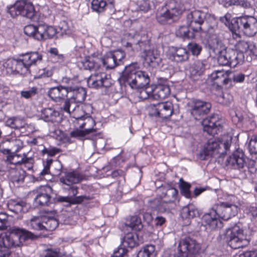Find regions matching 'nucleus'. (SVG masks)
Returning a JSON list of instances; mask_svg holds the SVG:
<instances>
[{
	"label": "nucleus",
	"instance_id": "obj_1",
	"mask_svg": "<svg viewBox=\"0 0 257 257\" xmlns=\"http://www.w3.org/2000/svg\"><path fill=\"white\" fill-rule=\"evenodd\" d=\"M236 199V197L232 195L230 202H223L214 205L209 212L203 216V221L211 229H214L218 226V223H221L219 218L227 220L235 216L239 210L237 206L235 204Z\"/></svg>",
	"mask_w": 257,
	"mask_h": 257
},
{
	"label": "nucleus",
	"instance_id": "obj_2",
	"mask_svg": "<svg viewBox=\"0 0 257 257\" xmlns=\"http://www.w3.org/2000/svg\"><path fill=\"white\" fill-rule=\"evenodd\" d=\"M138 63H132L126 66L118 81L121 87L129 85L132 88H140L148 86L150 81L148 73L138 70Z\"/></svg>",
	"mask_w": 257,
	"mask_h": 257
},
{
	"label": "nucleus",
	"instance_id": "obj_3",
	"mask_svg": "<svg viewBox=\"0 0 257 257\" xmlns=\"http://www.w3.org/2000/svg\"><path fill=\"white\" fill-rule=\"evenodd\" d=\"M36 236L31 232L19 227H14L9 234L0 235V247L10 248L22 246L25 241L34 239Z\"/></svg>",
	"mask_w": 257,
	"mask_h": 257
},
{
	"label": "nucleus",
	"instance_id": "obj_4",
	"mask_svg": "<svg viewBox=\"0 0 257 257\" xmlns=\"http://www.w3.org/2000/svg\"><path fill=\"white\" fill-rule=\"evenodd\" d=\"M231 143V138L221 141L210 139L205 144L203 150L200 153L199 158L202 160H206L207 157L212 156L215 153L219 154L220 157H223L229 150Z\"/></svg>",
	"mask_w": 257,
	"mask_h": 257
},
{
	"label": "nucleus",
	"instance_id": "obj_5",
	"mask_svg": "<svg viewBox=\"0 0 257 257\" xmlns=\"http://www.w3.org/2000/svg\"><path fill=\"white\" fill-rule=\"evenodd\" d=\"M221 44L222 46L217 50L209 47L214 53L219 54L217 59L219 65L235 67L238 64L242 63V54H238L233 49H226L222 41Z\"/></svg>",
	"mask_w": 257,
	"mask_h": 257
},
{
	"label": "nucleus",
	"instance_id": "obj_6",
	"mask_svg": "<svg viewBox=\"0 0 257 257\" xmlns=\"http://www.w3.org/2000/svg\"><path fill=\"white\" fill-rule=\"evenodd\" d=\"M184 6L176 1H170L165 6L159 11L156 14V19L158 23L162 25L170 23L174 18L180 15L184 11Z\"/></svg>",
	"mask_w": 257,
	"mask_h": 257
},
{
	"label": "nucleus",
	"instance_id": "obj_7",
	"mask_svg": "<svg viewBox=\"0 0 257 257\" xmlns=\"http://www.w3.org/2000/svg\"><path fill=\"white\" fill-rule=\"evenodd\" d=\"M231 28L236 32H242L246 36H253L257 33V19L253 17L236 18L233 20Z\"/></svg>",
	"mask_w": 257,
	"mask_h": 257
},
{
	"label": "nucleus",
	"instance_id": "obj_8",
	"mask_svg": "<svg viewBox=\"0 0 257 257\" xmlns=\"http://www.w3.org/2000/svg\"><path fill=\"white\" fill-rule=\"evenodd\" d=\"M205 21L208 24L207 30V44L209 47L217 50L220 48L221 40L218 36L219 29L217 20L213 15L206 13Z\"/></svg>",
	"mask_w": 257,
	"mask_h": 257
},
{
	"label": "nucleus",
	"instance_id": "obj_9",
	"mask_svg": "<svg viewBox=\"0 0 257 257\" xmlns=\"http://www.w3.org/2000/svg\"><path fill=\"white\" fill-rule=\"evenodd\" d=\"M240 223L227 228L224 233V239L228 244L233 249L241 248L245 241L243 230L240 227Z\"/></svg>",
	"mask_w": 257,
	"mask_h": 257
},
{
	"label": "nucleus",
	"instance_id": "obj_10",
	"mask_svg": "<svg viewBox=\"0 0 257 257\" xmlns=\"http://www.w3.org/2000/svg\"><path fill=\"white\" fill-rule=\"evenodd\" d=\"M178 250L179 257H193L201 252V244L194 238L187 236L180 241Z\"/></svg>",
	"mask_w": 257,
	"mask_h": 257
},
{
	"label": "nucleus",
	"instance_id": "obj_11",
	"mask_svg": "<svg viewBox=\"0 0 257 257\" xmlns=\"http://www.w3.org/2000/svg\"><path fill=\"white\" fill-rule=\"evenodd\" d=\"M82 179V176L77 172H67L64 176L60 177L59 182L63 189L68 190L71 195L75 196L78 194V188L74 185L79 183Z\"/></svg>",
	"mask_w": 257,
	"mask_h": 257
},
{
	"label": "nucleus",
	"instance_id": "obj_12",
	"mask_svg": "<svg viewBox=\"0 0 257 257\" xmlns=\"http://www.w3.org/2000/svg\"><path fill=\"white\" fill-rule=\"evenodd\" d=\"M6 163L8 166L12 165L14 167H23L31 170L33 168L34 160L32 157H28L25 153L21 155L14 152L7 156Z\"/></svg>",
	"mask_w": 257,
	"mask_h": 257
},
{
	"label": "nucleus",
	"instance_id": "obj_13",
	"mask_svg": "<svg viewBox=\"0 0 257 257\" xmlns=\"http://www.w3.org/2000/svg\"><path fill=\"white\" fill-rule=\"evenodd\" d=\"M139 245L138 235L136 233L128 232L122 239L121 244L114 250L111 257H125L127 256L126 247L133 248Z\"/></svg>",
	"mask_w": 257,
	"mask_h": 257
},
{
	"label": "nucleus",
	"instance_id": "obj_14",
	"mask_svg": "<svg viewBox=\"0 0 257 257\" xmlns=\"http://www.w3.org/2000/svg\"><path fill=\"white\" fill-rule=\"evenodd\" d=\"M190 113L196 120H200L210 111L211 104L208 102L194 99L189 102Z\"/></svg>",
	"mask_w": 257,
	"mask_h": 257
},
{
	"label": "nucleus",
	"instance_id": "obj_15",
	"mask_svg": "<svg viewBox=\"0 0 257 257\" xmlns=\"http://www.w3.org/2000/svg\"><path fill=\"white\" fill-rule=\"evenodd\" d=\"M173 112L174 106L172 102L166 101L151 105L149 115L167 119L172 115Z\"/></svg>",
	"mask_w": 257,
	"mask_h": 257
},
{
	"label": "nucleus",
	"instance_id": "obj_16",
	"mask_svg": "<svg viewBox=\"0 0 257 257\" xmlns=\"http://www.w3.org/2000/svg\"><path fill=\"white\" fill-rule=\"evenodd\" d=\"M87 84L89 87L95 89L108 88L112 85L110 76L105 72H95L91 74L87 79Z\"/></svg>",
	"mask_w": 257,
	"mask_h": 257
},
{
	"label": "nucleus",
	"instance_id": "obj_17",
	"mask_svg": "<svg viewBox=\"0 0 257 257\" xmlns=\"http://www.w3.org/2000/svg\"><path fill=\"white\" fill-rule=\"evenodd\" d=\"M233 49L238 54H241L242 56V62L244 60V55L249 56L250 61L252 59H257V47L253 42L241 40L237 42L234 46Z\"/></svg>",
	"mask_w": 257,
	"mask_h": 257
},
{
	"label": "nucleus",
	"instance_id": "obj_18",
	"mask_svg": "<svg viewBox=\"0 0 257 257\" xmlns=\"http://www.w3.org/2000/svg\"><path fill=\"white\" fill-rule=\"evenodd\" d=\"M189 56V52L183 47L171 46L167 52L168 59L176 64H183L187 62Z\"/></svg>",
	"mask_w": 257,
	"mask_h": 257
},
{
	"label": "nucleus",
	"instance_id": "obj_19",
	"mask_svg": "<svg viewBox=\"0 0 257 257\" xmlns=\"http://www.w3.org/2000/svg\"><path fill=\"white\" fill-rule=\"evenodd\" d=\"M36 191L37 194L34 198L36 206H49L50 204L52 188L47 185L41 186L37 188Z\"/></svg>",
	"mask_w": 257,
	"mask_h": 257
},
{
	"label": "nucleus",
	"instance_id": "obj_20",
	"mask_svg": "<svg viewBox=\"0 0 257 257\" xmlns=\"http://www.w3.org/2000/svg\"><path fill=\"white\" fill-rule=\"evenodd\" d=\"M73 117L77 120L79 127L83 130L87 136L91 135L92 139H93L94 137L96 136V129L94 128L95 122L91 116H87L85 117L83 115L79 116L77 114H75Z\"/></svg>",
	"mask_w": 257,
	"mask_h": 257
},
{
	"label": "nucleus",
	"instance_id": "obj_21",
	"mask_svg": "<svg viewBox=\"0 0 257 257\" xmlns=\"http://www.w3.org/2000/svg\"><path fill=\"white\" fill-rule=\"evenodd\" d=\"M203 31L201 27H195L187 23V26H181L176 31L177 37L183 39H192L195 37L196 34Z\"/></svg>",
	"mask_w": 257,
	"mask_h": 257
},
{
	"label": "nucleus",
	"instance_id": "obj_22",
	"mask_svg": "<svg viewBox=\"0 0 257 257\" xmlns=\"http://www.w3.org/2000/svg\"><path fill=\"white\" fill-rule=\"evenodd\" d=\"M24 59L23 55L18 59H9L6 63V67L12 73L22 74L29 70L27 66L25 65V62L23 61Z\"/></svg>",
	"mask_w": 257,
	"mask_h": 257
},
{
	"label": "nucleus",
	"instance_id": "obj_23",
	"mask_svg": "<svg viewBox=\"0 0 257 257\" xmlns=\"http://www.w3.org/2000/svg\"><path fill=\"white\" fill-rule=\"evenodd\" d=\"M245 158L243 152L239 149L236 150L226 160V165L234 169H240L245 165Z\"/></svg>",
	"mask_w": 257,
	"mask_h": 257
},
{
	"label": "nucleus",
	"instance_id": "obj_24",
	"mask_svg": "<svg viewBox=\"0 0 257 257\" xmlns=\"http://www.w3.org/2000/svg\"><path fill=\"white\" fill-rule=\"evenodd\" d=\"M69 88L64 87L62 85L50 88L48 91V95L55 102H62L69 95Z\"/></svg>",
	"mask_w": 257,
	"mask_h": 257
},
{
	"label": "nucleus",
	"instance_id": "obj_25",
	"mask_svg": "<svg viewBox=\"0 0 257 257\" xmlns=\"http://www.w3.org/2000/svg\"><path fill=\"white\" fill-rule=\"evenodd\" d=\"M142 56L146 63L153 68L159 66L162 62L160 54L156 49L145 50Z\"/></svg>",
	"mask_w": 257,
	"mask_h": 257
},
{
	"label": "nucleus",
	"instance_id": "obj_26",
	"mask_svg": "<svg viewBox=\"0 0 257 257\" xmlns=\"http://www.w3.org/2000/svg\"><path fill=\"white\" fill-rule=\"evenodd\" d=\"M202 123L204 131L212 136L217 134V131L219 130L218 127L220 126L218 121V116L216 115H213L209 118L203 119Z\"/></svg>",
	"mask_w": 257,
	"mask_h": 257
},
{
	"label": "nucleus",
	"instance_id": "obj_27",
	"mask_svg": "<svg viewBox=\"0 0 257 257\" xmlns=\"http://www.w3.org/2000/svg\"><path fill=\"white\" fill-rule=\"evenodd\" d=\"M23 167H10L9 178L14 184H22L24 182L26 176V172Z\"/></svg>",
	"mask_w": 257,
	"mask_h": 257
},
{
	"label": "nucleus",
	"instance_id": "obj_28",
	"mask_svg": "<svg viewBox=\"0 0 257 257\" xmlns=\"http://www.w3.org/2000/svg\"><path fill=\"white\" fill-rule=\"evenodd\" d=\"M206 62L205 60H197L192 65L189 69V73L190 77L192 80H198L203 74L205 70Z\"/></svg>",
	"mask_w": 257,
	"mask_h": 257
},
{
	"label": "nucleus",
	"instance_id": "obj_29",
	"mask_svg": "<svg viewBox=\"0 0 257 257\" xmlns=\"http://www.w3.org/2000/svg\"><path fill=\"white\" fill-rule=\"evenodd\" d=\"M206 13L199 10H194L187 15V23L195 27H201L205 21Z\"/></svg>",
	"mask_w": 257,
	"mask_h": 257
},
{
	"label": "nucleus",
	"instance_id": "obj_30",
	"mask_svg": "<svg viewBox=\"0 0 257 257\" xmlns=\"http://www.w3.org/2000/svg\"><path fill=\"white\" fill-rule=\"evenodd\" d=\"M152 87L153 98L154 99H164L170 95L171 89L168 84L159 83L152 85Z\"/></svg>",
	"mask_w": 257,
	"mask_h": 257
},
{
	"label": "nucleus",
	"instance_id": "obj_31",
	"mask_svg": "<svg viewBox=\"0 0 257 257\" xmlns=\"http://www.w3.org/2000/svg\"><path fill=\"white\" fill-rule=\"evenodd\" d=\"M149 206L152 210L160 213L169 212L174 209L165 200L159 198L150 201Z\"/></svg>",
	"mask_w": 257,
	"mask_h": 257
},
{
	"label": "nucleus",
	"instance_id": "obj_32",
	"mask_svg": "<svg viewBox=\"0 0 257 257\" xmlns=\"http://www.w3.org/2000/svg\"><path fill=\"white\" fill-rule=\"evenodd\" d=\"M68 89L70 98L76 103H82L85 100L86 91L83 87L75 86Z\"/></svg>",
	"mask_w": 257,
	"mask_h": 257
},
{
	"label": "nucleus",
	"instance_id": "obj_33",
	"mask_svg": "<svg viewBox=\"0 0 257 257\" xmlns=\"http://www.w3.org/2000/svg\"><path fill=\"white\" fill-rule=\"evenodd\" d=\"M20 4L22 5V8L20 9V15L35 21L36 17L33 4L27 0L20 1Z\"/></svg>",
	"mask_w": 257,
	"mask_h": 257
},
{
	"label": "nucleus",
	"instance_id": "obj_34",
	"mask_svg": "<svg viewBox=\"0 0 257 257\" xmlns=\"http://www.w3.org/2000/svg\"><path fill=\"white\" fill-rule=\"evenodd\" d=\"M56 34V30L52 26H48L43 22H41L39 32L37 37L38 40L52 38Z\"/></svg>",
	"mask_w": 257,
	"mask_h": 257
},
{
	"label": "nucleus",
	"instance_id": "obj_35",
	"mask_svg": "<svg viewBox=\"0 0 257 257\" xmlns=\"http://www.w3.org/2000/svg\"><path fill=\"white\" fill-rule=\"evenodd\" d=\"M101 62L99 57L91 56L86 57L81 64L84 69L96 71L100 68Z\"/></svg>",
	"mask_w": 257,
	"mask_h": 257
},
{
	"label": "nucleus",
	"instance_id": "obj_36",
	"mask_svg": "<svg viewBox=\"0 0 257 257\" xmlns=\"http://www.w3.org/2000/svg\"><path fill=\"white\" fill-rule=\"evenodd\" d=\"M24 58L23 60L25 62V65L28 68L32 65H36L40 63L43 59V55L38 52H31L23 54Z\"/></svg>",
	"mask_w": 257,
	"mask_h": 257
},
{
	"label": "nucleus",
	"instance_id": "obj_37",
	"mask_svg": "<svg viewBox=\"0 0 257 257\" xmlns=\"http://www.w3.org/2000/svg\"><path fill=\"white\" fill-rule=\"evenodd\" d=\"M41 116L46 122H58L60 118V113L51 108H46L42 110Z\"/></svg>",
	"mask_w": 257,
	"mask_h": 257
},
{
	"label": "nucleus",
	"instance_id": "obj_38",
	"mask_svg": "<svg viewBox=\"0 0 257 257\" xmlns=\"http://www.w3.org/2000/svg\"><path fill=\"white\" fill-rule=\"evenodd\" d=\"M26 206V202L21 200L11 199L8 202L9 209L16 214L24 212L23 209Z\"/></svg>",
	"mask_w": 257,
	"mask_h": 257
},
{
	"label": "nucleus",
	"instance_id": "obj_39",
	"mask_svg": "<svg viewBox=\"0 0 257 257\" xmlns=\"http://www.w3.org/2000/svg\"><path fill=\"white\" fill-rule=\"evenodd\" d=\"M24 119L19 116H13L8 118L5 121V125L11 128L20 130L25 126Z\"/></svg>",
	"mask_w": 257,
	"mask_h": 257
},
{
	"label": "nucleus",
	"instance_id": "obj_40",
	"mask_svg": "<svg viewBox=\"0 0 257 257\" xmlns=\"http://www.w3.org/2000/svg\"><path fill=\"white\" fill-rule=\"evenodd\" d=\"M63 108L65 112L72 115L73 117L75 114H77L78 112L81 110V108L79 105L73 100H71L70 97L65 100Z\"/></svg>",
	"mask_w": 257,
	"mask_h": 257
},
{
	"label": "nucleus",
	"instance_id": "obj_41",
	"mask_svg": "<svg viewBox=\"0 0 257 257\" xmlns=\"http://www.w3.org/2000/svg\"><path fill=\"white\" fill-rule=\"evenodd\" d=\"M101 60V66L106 69H111L118 66L111 51L107 52L103 57H99Z\"/></svg>",
	"mask_w": 257,
	"mask_h": 257
},
{
	"label": "nucleus",
	"instance_id": "obj_42",
	"mask_svg": "<svg viewBox=\"0 0 257 257\" xmlns=\"http://www.w3.org/2000/svg\"><path fill=\"white\" fill-rule=\"evenodd\" d=\"M183 219H191L199 216V211L192 205H189L184 207L181 212Z\"/></svg>",
	"mask_w": 257,
	"mask_h": 257
},
{
	"label": "nucleus",
	"instance_id": "obj_43",
	"mask_svg": "<svg viewBox=\"0 0 257 257\" xmlns=\"http://www.w3.org/2000/svg\"><path fill=\"white\" fill-rule=\"evenodd\" d=\"M44 231L54 230L58 226V220L55 217L43 216Z\"/></svg>",
	"mask_w": 257,
	"mask_h": 257
},
{
	"label": "nucleus",
	"instance_id": "obj_44",
	"mask_svg": "<svg viewBox=\"0 0 257 257\" xmlns=\"http://www.w3.org/2000/svg\"><path fill=\"white\" fill-rule=\"evenodd\" d=\"M178 191L175 188H169L164 194L165 199L174 208L175 207V200L177 199Z\"/></svg>",
	"mask_w": 257,
	"mask_h": 257
},
{
	"label": "nucleus",
	"instance_id": "obj_45",
	"mask_svg": "<svg viewBox=\"0 0 257 257\" xmlns=\"http://www.w3.org/2000/svg\"><path fill=\"white\" fill-rule=\"evenodd\" d=\"M40 26L41 22H38L37 25H28L24 27V33L26 35L33 37L35 39L38 40V38L37 36L38 34V32H39V27Z\"/></svg>",
	"mask_w": 257,
	"mask_h": 257
},
{
	"label": "nucleus",
	"instance_id": "obj_46",
	"mask_svg": "<svg viewBox=\"0 0 257 257\" xmlns=\"http://www.w3.org/2000/svg\"><path fill=\"white\" fill-rule=\"evenodd\" d=\"M29 225L33 230L44 231L43 216L33 217L31 219Z\"/></svg>",
	"mask_w": 257,
	"mask_h": 257
},
{
	"label": "nucleus",
	"instance_id": "obj_47",
	"mask_svg": "<svg viewBox=\"0 0 257 257\" xmlns=\"http://www.w3.org/2000/svg\"><path fill=\"white\" fill-rule=\"evenodd\" d=\"M211 78L215 81L217 83L226 84V74L224 71L218 70L214 71L211 74Z\"/></svg>",
	"mask_w": 257,
	"mask_h": 257
},
{
	"label": "nucleus",
	"instance_id": "obj_48",
	"mask_svg": "<svg viewBox=\"0 0 257 257\" xmlns=\"http://www.w3.org/2000/svg\"><path fill=\"white\" fill-rule=\"evenodd\" d=\"M242 207L244 212L253 218L257 217V206L248 202H243Z\"/></svg>",
	"mask_w": 257,
	"mask_h": 257
},
{
	"label": "nucleus",
	"instance_id": "obj_49",
	"mask_svg": "<svg viewBox=\"0 0 257 257\" xmlns=\"http://www.w3.org/2000/svg\"><path fill=\"white\" fill-rule=\"evenodd\" d=\"M62 152V150L59 149L53 146H49L46 147L44 146L43 149L41 151V154L42 156L47 155L48 157H54L57 154Z\"/></svg>",
	"mask_w": 257,
	"mask_h": 257
},
{
	"label": "nucleus",
	"instance_id": "obj_50",
	"mask_svg": "<svg viewBox=\"0 0 257 257\" xmlns=\"http://www.w3.org/2000/svg\"><path fill=\"white\" fill-rule=\"evenodd\" d=\"M180 188L181 194L187 198H191L192 197V194L190 191V184L183 181L182 178L180 179Z\"/></svg>",
	"mask_w": 257,
	"mask_h": 257
},
{
	"label": "nucleus",
	"instance_id": "obj_51",
	"mask_svg": "<svg viewBox=\"0 0 257 257\" xmlns=\"http://www.w3.org/2000/svg\"><path fill=\"white\" fill-rule=\"evenodd\" d=\"M38 88L36 86H33L28 89L21 91V96L22 97L28 99L36 96L38 95Z\"/></svg>",
	"mask_w": 257,
	"mask_h": 257
},
{
	"label": "nucleus",
	"instance_id": "obj_52",
	"mask_svg": "<svg viewBox=\"0 0 257 257\" xmlns=\"http://www.w3.org/2000/svg\"><path fill=\"white\" fill-rule=\"evenodd\" d=\"M41 257H62L59 248H48L45 249Z\"/></svg>",
	"mask_w": 257,
	"mask_h": 257
},
{
	"label": "nucleus",
	"instance_id": "obj_53",
	"mask_svg": "<svg viewBox=\"0 0 257 257\" xmlns=\"http://www.w3.org/2000/svg\"><path fill=\"white\" fill-rule=\"evenodd\" d=\"M137 89L140 93L139 97L143 99H146L149 97L153 98V87L152 85L151 86H148L144 87L143 88H135Z\"/></svg>",
	"mask_w": 257,
	"mask_h": 257
},
{
	"label": "nucleus",
	"instance_id": "obj_54",
	"mask_svg": "<svg viewBox=\"0 0 257 257\" xmlns=\"http://www.w3.org/2000/svg\"><path fill=\"white\" fill-rule=\"evenodd\" d=\"M106 1L104 0H92L91 2V8L93 11L98 13L105 11Z\"/></svg>",
	"mask_w": 257,
	"mask_h": 257
},
{
	"label": "nucleus",
	"instance_id": "obj_55",
	"mask_svg": "<svg viewBox=\"0 0 257 257\" xmlns=\"http://www.w3.org/2000/svg\"><path fill=\"white\" fill-rule=\"evenodd\" d=\"M187 51L190 52L192 55L198 56L200 55L202 50V46L195 42L189 43L187 46Z\"/></svg>",
	"mask_w": 257,
	"mask_h": 257
},
{
	"label": "nucleus",
	"instance_id": "obj_56",
	"mask_svg": "<svg viewBox=\"0 0 257 257\" xmlns=\"http://www.w3.org/2000/svg\"><path fill=\"white\" fill-rule=\"evenodd\" d=\"M21 8H22V5L20 4V1H18L14 5L8 7V12L12 18H15L20 15Z\"/></svg>",
	"mask_w": 257,
	"mask_h": 257
},
{
	"label": "nucleus",
	"instance_id": "obj_57",
	"mask_svg": "<svg viewBox=\"0 0 257 257\" xmlns=\"http://www.w3.org/2000/svg\"><path fill=\"white\" fill-rule=\"evenodd\" d=\"M129 225L133 230L135 231H140L143 227L141 218L137 216H134L131 218Z\"/></svg>",
	"mask_w": 257,
	"mask_h": 257
},
{
	"label": "nucleus",
	"instance_id": "obj_58",
	"mask_svg": "<svg viewBox=\"0 0 257 257\" xmlns=\"http://www.w3.org/2000/svg\"><path fill=\"white\" fill-rule=\"evenodd\" d=\"M155 250V247L154 245H146L143 250L139 251L137 257H151Z\"/></svg>",
	"mask_w": 257,
	"mask_h": 257
},
{
	"label": "nucleus",
	"instance_id": "obj_59",
	"mask_svg": "<svg viewBox=\"0 0 257 257\" xmlns=\"http://www.w3.org/2000/svg\"><path fill=\"white\" fill-rule=\"evenodd\" d=\"M111 52L118 66L123 64L125 56V54L123 51L118 49L111 51Z\"/></svg>",
	"mask_w": 257,
	"mask_h": 257
},
{
	"label": "nucleus",
	"instance_id": "obj_60",
	"mask_svg": "<svg viewBox=\"0 0 257 257\" xmlns=\"http://www.w3.org/2000/svg\"><path fill=\"white\" fill-rule=\"evenodd\" d=\"M54 162V160L50 158H47L45 160H43L44 168L39 174V175L41 177H42L45 175L49 174L50 173V166L52 165Z\"/></svg>",
	"mask_w": 257,
	"mask_h": 257
},
{
	"label": "nucleus",
	"instance_id": "obj_61",
	"mask_svg": "<svg viewBox=\"0 0 257 257\" xmlns=\"http://www.w3.org/2000/svg\"><path fill=\"white\" fill-rule=\"evenodd\" d=\"M230 14H226L223 17H221L220 18V21L221 23L224 24V25L226 26H227L232 33L236 34V30H233L231 28V27H232L231 26H232V24L233 22V20L235 18H233V19H231V20H230Z\"/></svg>",
	"mask_w": 257,
	"mask_h": 257
},
{
	"label": "nucleus",
	"instance_id": "obj_62",
	"mask_svg": "<svg viewBox=\"0 0 257 257\" xmlns=\"http://www.w3.org/2000/svg\"><path fill=\"white\" fill-rule=\"evenodd\" d=\"M228 3L229 6H240L243 8H249L250 4L247 0H229Z\"/></svg>",
	"mask_w": 257,
	"mask_h": 257
},
{
	"label": "nucleus",
	"instance_id": "obj_63",
	"mask_svg": "<svg viewBox=\"0 0 257 257\" xmlns=\"http://www.w3.org/2000/svg\"><path fill=\"white\" fill-rule=\"evenodd\" d=\"M8 217L9 215L6 213L0 212V230L6 229L8 227Z\"/></svg>",
	"mask_w": 257,
	"mask_h": 257
},
{
	"label": "nucleus",
	"instance_id": "obj_64",
	"mask_svg": "<svg viewBox=\"0 0 257 257\" xmlns=\"http://www.w3.org/2000/svg\"><path fill=\"white\" fill-rule=\"evenodd\" d=\"M248 149L251 154H257V136H253L251 138Z\"/></svg>",
	"mask_w": 257,
	"mask_h": 257
}]
</instances>
